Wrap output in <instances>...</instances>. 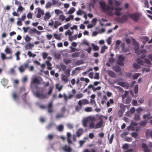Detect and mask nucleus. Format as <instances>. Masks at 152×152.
I'll return each mask as SVG.
<instances>
[{
    "label": "nucleus",
    "mask_w": 152,
    "mask_h": 152,
    "mask_svg": "<svg viewBox=\"0 0 152 152\" xmlns=\"http://www.w3.org/2000/svg\"><path fill=\"white\" fill-rule=\"evenodd\" d=\"M129 16L134 21H137L140 18V15L138 13H135L129 14Z\"/></svg>",
    "instance_id": "nucleus-1"
},
{
    "label": "nucleus",
    "mask_w": 152,
    "mask_h": 152,
    "mask_svg": "<svg viewBox=\"0 0 152 152\" xmlns=\"http://www.w3.org/2000/svg\"><path fill=\"white\" fill-rule=\"evenodd\" d=\"M107 12L106 14L107 15L113 16V10H114V8L113 7H110L109 5H107L106 6Z\"/></svg>",
    "instance_id": "nucleus-2"
},
{
    "label": "nucleus",
    "mask_w": 152,
    "mask_h": 152,
    "mask_svg": "<svg viewBox=\"0 0 152 152\" xmlns=\"http://www.w3.org/2000/svg\"><path fill=\"white\" fill-rule=\"evenodd\" d=\"M128 20V17L125 15H122V18L118 17L116 19L117 21L121 23H123L124 22H126Z\"/></svg>",
    "instance_id": "nucleus-3"
},
{
    "label": "nucleus",
    "mask_w": 152,
    "mask_h": 152,
    "mask_svg": "<svg viewBox=\"0 0 152 152\" xmlns=\"http://www.w3.org/2000/svg\"><path fill=\"white\" fill-rule=\"evenodd\" d=\"M35 94L37 97L40 99H44L48 97L46 94L42 93H40L38 91H36Z\"/></svg>",
    "instance_id": "nucleus-4"
},
{
    "label": "nucleus",
    "mask_w": 152,
    "mask_h": 152,
    "mask_svg": "<svg viewBox=\"0 0 152 152\" xmlns=\"http://www.w3.org/2000/svg\"><path fill=\"white\" fill-rule=\"evenodd\" d=\"M41 32V31H38L36 29L34 28L30 29L28 31L29 34L31 35L33 34H35L37 35H40Z\"/></svg>",
    "instance_id": "nucleus-5"
},
{
    "label": "nucleus",
    "mask_w": 152,
    "mask_h": 152,
    "mask_svg": "<svg viewBox=\"0 0 152 152\" xmlns=\"http://www.w3.org/2000/svg\"><path fill=\"white\" fill-rule=\"evenodd\" d=\"M28 63H25L23 65H21L19 68V70L21 72H24L26 68L28 67Z\"/></svg>",
    "instance_id": "nucleus-6"
},
{
    "label": "nucleus",
    "mask_w": 152,
    "mask_h": 152,
    "mask_svg": "<svg viewBox=\"0 0 152 152\" xmlns=\"http://www.w3.org/2000/svg\"><path fill=\"white\" fill-rule=\"evenodd\" d=\"M42 80H43L41 78H40L39 79H38L37 78H34L32 80L31 84H39Z\"/></svg>",
    "instance_id": "nucleus-7"
},
{
    "label": "nucleus",
    "mask_w": 152,
    "mask_h": 152,
    "mask_svg": "<svg viewBox=\"0 0 152 152\" xmlns=\"http://www.w3.org/2000/svg\"><path fill=\"white\" fill-rule=\"evenodd\" d=\"M89 103V102L88 100L86 99H83L81 100H80L78 102V104L80 105H83L87 104Z\"/></svg>",
    "instance_id": "nucleus-8"
},
{
    "label": "nucleus",
    "mask_w": 152,
    "mask_h": 152,
    "mask_svg": "<svg viewBox=\"0 0 152 152\" xmlns=\"http://www.w3.org/2000/svg\"><path fill=\"white\" fill-rule=\"evenodd\" d=\"M142 147L144 152H151V150L148 148L147 145L145 143H142Z\"/></svg>",
    "instance_id": "nucleus-9"
},
{
    "label": "nucleus",
    "mask_w": 152,
    "mask_h": 152,
    "mask_svg": "<svg viewBox=\"0 0 152 152\" xmlns=\"http://www.w3.org/2000/svg\"><path fill=\"white\" fill-rule=\"evenodd\" d=\"M73 96V94H69L68 96H67L65 94H63V97L65 103H66L68 102V99H72Z\"/></svg>",
    "instance_id": "nucleus-10"
},
{
    "label": "nucleus",
    "mask_w": 152,
    "mask_h": 152,
    "mask_svg": "<svg viewBox=\"0 0 152 152\" xmlns=\"http://www.w3.org/2000/svg\"><path fill=\"white\" fill-rule=\"evenodd\" d=\"M100 5L102 9L103 12H107L106 6L105 3L104 1H101L99 2Z\"/></svg>",
    "instance_id": "nucleus-11"
},
{
    "label": "nucleus",
    "mask_w": 152,
    "mask_h": 152,
    "mask_svg": "<svg viewBox=\"0 0 152 152\" xmlns=\"http://www.w3.org/2000/svg\"><path fill=\"white\" fill-rule=\"evenodd\" d=\"M44 15V12L40 8H38V12L36 16V17L38 18H40L41 17L42 15Z\"/></svg>",
    "instance_id": "nucleus-12"
},
{
    "label": "nucleus",
    "mask_w": 152,
    "mask_h": 152,
    "mask_svg": "<svg viewBox=\"0 0 152 152\" xmlns=\"http://www.w3.org/2000/svg\"><path fill=\"white\" fill-rule=\"evenodd\" d=\"M99 120L100 121L99 122L97 123L95 125V129H96L98 128H101L103 124V121L102 119H101V118H99Z\"/></svg>",
    "instance_id": "nucleus-13"
},
{
    "label": "nucleus",
    "mask_w": 152,
    "mask_h": 152,
    "mask_svg": "<svg viewBox=\"0 0 152 152\" xmlns=\"http://www.w3.org/2000/svg\"><path fill=\"white\" fill-rule=\"evenodd\" d=\"M107 74L108 75L112 78H115L116 77L115 74L111 70H108L107 71Z\"/></svg>",
    "instance_id": "nucleus-14"
},
{
    "label": "nucleus",
    "mask_w": 152,
    "mask_h": 152,
    "mask_svg": "<svg viewBox=\"0 0 152 152\" xmlns=\"http://www.w3.org/2000/svg\"><path fill=\"white\" fill-rule=\"evenodd\" d=\"M62 149L64 151L66 152H71L72 149L71 148L65 145L62 147Z\"/></svg>",
    "instance_id": "nucleus-15"
},
{
    "label": "nucleus",
    "mask_w": 152,
    "mask_h": 152,
    "mask_svg": "<svg viewBox=\"0 0 152 152\" xmlns=\"http://www.w3.org/2000/svg\"><path fill=\"white\" fill-rule=\"evenodd\" d=\"M83 130L81 129H79L76 132V134L77 137H79L83 134Z\"/></svg>",
    "instance_id": "nucleus-16"
},
{
    "label": "nucleus",
    "mask_w": 152,
    "mask_h": 152,
    "mask_svg": "<svg viewBox=\"0 0 152 152\" xmlns=\"http://www.w3.org/2000/svg\"><path fill=\"white\" fill-rule=\"evenodd\" d=\"M4 51L7 54H10L11 55L12 53V51L10 48L8 47V46H7L4 50Z\"/></svg>",
    "instance_id": "nucleus-17"
},
{
    "label": "nucleus",
    "mask_w": 152,
    "mask_h": 152,
    "mask_svg": "<svg viewBox=\"0 0 152 152\" xmlns=\"http://www.w3.org/2000/svg\"><path fill=\"white\" fill-rule=\"evenodd\" d=\"M151 115L150 113H149L148 114H145L143 116V118L144 119H146L147 118L148 119H151L152 118V116H150Z\"/></svg>",
    "instance_id": "nucleus-18"
},
{
    "label": "nucleus",
    "mask_w": 152,
    "mask_h": 152,
    "mask_svg": "<svg viewBox=\"0 0 152 152\" xmlns=\"http://www.w3.org/2000/svg\"><path fill=\"white\" fill-rule=\"evenodd\" d=\"M88 122V121L87 119H84L82 121V124L84 127H86L87 126Z\"/></svg>",
    "instance_id": "nucleus-19"
},
{
    "label": "nucleus",
    "mask_w": 152,
    "mask_h": 152,
    "mask_svg": "<svg viewBox=\"0 0 152 152\" xmlns=\"http://www.w3.org/2000/svg\"><path fill=\"white\" fill-rule=\"evenodd\" d=\"M113 69L116 72H119L121 71V69L120 67L118 66H115L113 67Z\"/></svg>",
    "instance_id": "nucleus-20"
},
{
    "label": "nucleus",
    "mask_w": 152,
    "mask_h": 152,
    "mask_svg": "<svg viewBox=\"0 0 152 152\" xmlns=\"http://www.w3.org/2000/svg\"><path fill=\"white\" fill-rule=\"evenodd\" d=\"M61 25V23L59 22L56 21L54 23V25L53 27L54 28H57L58 26H59Z\"/></svg>",
    "instance_id": "nucleus-21"
},
{
    "label": "nucleus",
    "mask_w": 152,
    "mask_h": 152,
    "mask_svg": "<svg viewBox=\"0 0 152 152\" xmlns=\"http://www.w3.org/2000/svg\"><path fill=\"white\" fill-rule=\"evenodd\" d=\"M34 46V44L31 43H29L28 45H26V49L27 50L31 49Z\"/></svg>",
    "instance_id": "nucleus-22"
},
{
    "label": "nucleus",
    "mask_w": 152,
    "mask_h": 152,
    "mask_svg": "<svg viewBox=\"0 0 152 152\" xmlns=\"http://www.w3.org/2000/svg\"><path fill=\"white\" fill-rule=\"evenodd\" d=\"M64 127L63 125H58L57 128V129L59 132H62L63 131Z\"/></svg>",
    "instance_id": "nucleus-23"
},
{
    "label": "nucleus",
    "mask_w": 152,
    "mask_h": 152,
    "mask_svg": "<svg viewBox=\"0 0 152 152\" xmlns=\"http://www.w3.org/2000/svg\"><path fill=\"white\" fill-rule=\"evenodd\" d=\"M61 79L63 81L65 82V83L67 82L68 81V77L64 75H62L61 76Z\"/></svg>",
    "instance_id": "nucleus-24"
},
{
    "label": "nucleus",
    "mask_w": 152,
    "mask_h": 152,
    "mask_svg": "<svg viewBox=\"0 0 152 152\" xmlns=\"http://www.w3.org/2000/svg\"><path fill=\"white\" fill-rule=\"evenodd\" d=\"M80 53L76 52L73 53L71 55V56L72 58L77 57L79 56L80 55Z\"/></svg>",
    "instance_id": "nucleus-25"
},
{
    "label": "nucleus",
    "mask_w": 152,
    "mask_h": 152,
    "mask_svg": "<svg viewBox=\"0 0 152 152\" xmlns=\"http://www.w3.org/2000/svg\"><path fill=\"white\" fill-rule=\"evenodd\" d=\"M50 17L51 15H50V13L48 12H46L45 13L44 17V19L45 20L48 19L50 18Z\"/></svg>",
    "instance_id": "nucleus-26"
},
{
    "label": "nucleus",
    "mask_w": 152,
    "mask_h": 152,
    "mask_svg": "<svg viewBox=\"0 0 152 152\" xmlns=\"http://www.w3.org/2000/svg\"><path fill=\"white\" fill-rule=\"evenodd\" d=\"M88 121H95L96 120V118L94 116H89L87 118Z\"/></svg>",
    "instance_id": "nucleus-27"
},
{
    "label": "nucleus",
    "mask_w": 152,
    "mask_h": 152,
    "mask_svg": "<svg viewBox=\"0 0 152 152\" xmlns=\"http://www.w3.org/2000/svg\"><path fill=\"white\" fill-rule=\"evenodd\" d=\"M78 105H77L75 106V110L77 111H79L82 108V106L78 104Z\"/></svg>",
    "instance_id": "nucleus-28"
},
{
    "label": "nucleus",
    "mask_w": 152,
    "mask_h": 152,
    "mask_svg": "<svg viewBox=\"0 0 152 152\" xmlns=\"http://www.w3.org/2000/svg\"><path fill=\"white\" fill-rule=\"evenodd\" d=\"M142 39L143 40V43L144 44H145L147 41H148L149 38L146 36H143L142 37Z\"/></svg>",
    "instance_id": "nucleus-29"
},
{
    "label": "nucleus",
    "mask_w": 152,
    "mask_h": 152,
    "mask_svg": "<svg viewBox=\"0 0 152 152\" xmlns=\"http://www.w3.org/2000/svg\"><path fill=\"white\" fill-rule=\"evenodd\" d=\"M46 62L48 66V69L49 70H51L52 69V67L51 66V64L50 63V61H46Z\"/></svg>",
    "instance_id": "nucleus-30"
},
{
    "label": "nucleus",
    "mask_w": 152,
    "mask_h": 152,
    "mask_svg": "<svg viewBox=\"0 0 152 152\" xmlns=\"http://www.w3.org/2000/svg\"><path fill=\"white\" fill-rule=\"evenodd\" d=\"M56 88L59 91H60L63 88V86L58 84H56Z\"/></svg>",
    "instance_id": "nucleus-31"
},
{
    "label": "nucleus",
    "mask_w": 152,
    "mask_h": 152,
    "mask_svg": "<svg viewBox=\"0 0 152 152\" xmlns=\"http://www.w3.org/2000/svg\"><path fill=\"white\" fill-rule=\"evenodd\" d=\"M89 127L91 129H95V125L93 122H91L89 124Z\"/></svg>",
    "instance_id": "nucleus-32"
},
{
    "label": "nucleus",
    "mask_w": 152,
    "mask_h": 152,
    "mask_svg": "<svg viewBox=\"0 0 152 152\" xmlns=\"http://www.w3.org/2000/svg\"><path fill=\"white\" fill-rule=\"evenodd\" d=\"M140 115L135 114L134 117V119L135 121H138L140 119Z\"/></svg>",
    "instance_id": "nucleus-33"
},
{
    "label": "nucleus",
    "mask_w": 152,
    "mask_h": 152,
    "mask_svg": "<svg viewBox=\"0 0 152 152\" xmlns=\"http://www.w3.org/2000/svg\"><path fill=\"white\" fill-rule=\"evenodd\" d=\"M26 16L25 14H23L21 17L20 18H18V20L21 21H24L26 19Z\"/></svg>",
    "instance_id": "nucleus-34"
},
{
    "label": "nucleus",
    "mask_w": 152,
    "mask_h": 152,
    "mask_svg": "<svg viewBox=\"0 0 152 152\" xmlns=\"http://www.w3.org/2000/svg\"><path fill=\"white\" fill-rule=\"evenodd\" d=\"M83 95L82 93L77 94L75 96V98L77 99H79L82 98Z\"/></svg>",
    "instance_id": "nucleus-35"
},
{
    "label": "nucleus",
    "mask_w": 152,
    "mask_h": 152,
    "mask_svg": "<svg viewBox=\"0 0 152 152\" xmlns=\"http://www.w3.org/2000/svg\"><path fill=\"white\" fill-rule=\"evenodd\" d=\"M92 110V108L91 107H86L84 109L85 111L87 112H91Z\"/></svg>",
    "instance_id": "nucleus-36"
},
{
    "label": "nucleus",
    "mask_w": 152,
    "mask_h": 152,
    "mask_svg": "<svg viewBox=\"0 0 152 152\" xmlns=\"http://www.w3.org/2000/svg\"><path fill=\"white\" fill-rule=\"evenodd\" d=\"M65 72V75L67 76L68 77H69L70 75V69H66L65 71H64Z\"/></svg>",
    "instance_id": "nucleus-37"
},
{
    "label": "nucleus",
    "mask_w": 152,
    "mask_h": 152,
    "mask_svg": "<svg viewBox=\"0 0 152 152\" xmlns=\"http://www.w3.org/2000/svg\"><path fill=\"white\" fill-rule=\"evenodd\" d=\"M60 66L61 69L63 71H65L67 67L65 65H64L63 64H60Z\"/></svg>",
    "instance_id": "nucleus-38"
},
{
    "label": "nucleus",
    "mask_w": 152,
    "mask_h": 152,
    "mask_svg": "<svg viewBox=\"0 0 152 152\" xmlns=\"http://www.w3.org/2000/svg\"><path fill=\"white\" fill-rule=\"evenodd\" d=\"M1 82L3 85L4 86H5L7 84L8 81L6 79H3L1 81Z\"/></svg>",
    "instance_id": "nucleus-39"
},
{
    "label": "nucleus",
    "mask_w": 152,
    "mask_h": 152,
    "mask_svg": "<svg viewBox=\"0 0 152 152\" xmlns=\"http://www.w3.org/2000/svg\"><path fill=\"white\" fill-rule=\"evenodd\" d=\"M147 121H142L139 123L140 125L141 126H144L146 124Z\"/></svg>",
    "instance_id": "nucleus-40"
},
{
    "label": "nucleus",
    "mask_w": 152,
    "mask_h": 152,
    "mask_svg": "<svg viewBox=\"0 0 152 152\" xmlns=\"http://www.w3.org/2000/svg\"><path fill=\"white\" fill-rule=\"evenodd\" d=\"M69 48L71 49V50H70V53H73L77 50L79 51V50H77V49L74 48H73L72 46H70Z\"/></svg>",
    "instance_id": "nucleus-41"
},
{
    "label": "nucleus",
    "mask_w": 152,
    "mask_h": 152,
    "mask_svg": "<svg viewBox=\"0 0 152 152\" xmlns=\"http://www.w3.org/2000/svg\"><path fill=\"white\" fill-rule=\"evenodd\" d=\"M28 55L30 57H34L36 56V54L34 53H32L31 51H29L27 53Z\"/></svg>",
    "instance_id": "nucleus-42"
},
{
    "label": "nucleus",
    "mask_w": 152,
    "mask_h": 152,
    "mask_svg": "<svg viewBox=\"0 0 152 152\" xmlns=\"http://www.w3.org/2000/svg\"><path fill=\"white\" fill-rule=\"evenodd\" d=\"M92 46L94 51H97L99 49V47L97 45H94V44H92Z\"/></svg>",
    "instance_id": "nucleus-43"
},
{
    "label": "nucleus",
    "mask_w": 152,
    "mask_h": 152,
    "mask_svg": "<svg viewBox=\"0 0 152 152\" xmlns=\"http://www.w3.org/2000/svg\"><path fill=\"white\" fill-rule=\"evenodd\" d=\"M75 11V9L73 7L71 8L68 11L69 14H72L74 13Z\"/></svg>",
    "instance_id": "nucleus-44"
},
{
    "label": "nucleus",
    "mask_w": 152,
    "mask_h": 152,
    "mask_svg": "<svg viewBox=\"0 0 152 152\" xmlns=\"http://www.w3.org/2000/svg\"><path fill=\"white\" fill-rule=\"evenodd\" d=\"M64 117V114H57L56 116V119L63 117Z\"/></svg>",
    "instance_id": "nucleus-45"
},
{
    "label": "nucleus",
    "mask_w": 152,
    "mask_h": 152,
    "mask_svg": "<svg viewBox=\"0 0 152 152\" xmlns=\"http://www.w3.org/2000/svg\"><path fill=\"white\" fill-rule=\"evenodd\" d=\"M20 54V52L19 51H17L15 53V55L16 56V60H19L20 59V58L19 56Z\"/></svg>",
    "instance_id": "nucleus-46"
},
{
    "label": "nucleus",
    "mask_w": 152,
    "mask_h": 152,
    "mask_svg": "<svg viewBox=\"0 0 152 152\" xmlns=\"http://www.w3.org/2000/svg\"><path fill=\"white\" fill-rule=\"evenodd\" d=\"M120 107L123 111H125V109H126V106L123 104H121L120 105Z\"/></svg>",
    "instance_id": "nucleus-47"
},
{
    "label": "nucleus",
    "mask_w": 152,
    "mask_h": 152,
    "mask_svg": "<svg viewBox=\"0 0 152 152\" xmlns=\"http://www.w3.org/2000/svg\"><path fill=\"white\" fill-rule=\"evenodd\" d=\"M25 39L26 42H30L31 40V38L29 36L27 35L26 36Z\"/></svg>",
    "instance_id": "nucleus-48"
},
{
    "label": "nucleus",
    "mask_w": 152,
    "mask_h": 152,
    "mask_svg": "<svg viewBox=\"0 0 152 152\" xmlns=\"http://www.w3.org/2000/svg\"><path fill=\"white\" fill-rule=\"evenodd\" d=\"M140 74L139 73H136L134 74L133 76V78L134 79H136L140 75Z\"/></svg>",
    "instance_id": "nucleus-49"
},
{
    "label": "nucleus",
    "mask_w": 152,
    "mask_h": 152,
    "mask_svg": "<svg viewBox=\"0 0 152 152\" xmlns=\"http://www.w3.org/2000/svg\"><path fill=\"white\" fill-rule=\"evenodd\" d=\"M138 88L137 85H135L134 87V91L135 94H137L138 92Z\"/></svg>",
    "instance_id": "nucleus-50"
},
{
    "label": "nucleus",
    "mask_w": 152,
    "mask_h": 152,
    "mask_svg": "<svg viewBox=\"0 0 152 152\" xmlns=\"http://www.w3.org/2000/svg\"><path fill=\"white\" fill-rule=\"evenodd\" d=\"M53 5L50 2H48L45 5V7L46 8H48L50 7Z\"/></svg>",
    "instance_id": "nucleus-51"
},
{
    "label": "nucleus",
    "mask_w": 152,
    "mask_h": 152,
    "mask_svg": "<svg viewBox=\"0 0 152 152\" xmlns=\"http://www.w3.org/2000/svg\"><path fill=\"white\" fill-rule=\"evenodd\" d=\"M137 61L138 64L140 65H143V61L139 58L137 59Z\"/></svg>",
    "instance_id": "nucleus-52"
},
{
    "label": "nucleus",
    "mask_w": 152,
    "mask_h": 152,
    "mask_svg": "<svg viewBox=\"0 0 152 152\" xmlns=\"http://www.w3.org/2000/svg\"><path fill=\"white\" fill-rule=\"evenodd\" d=\"M107 48V47L105 46H104L102 47L101 48L100 53H103L105 51V49H106Z\"/></svg>",
    "instance_id": "nucleus-53"
},
{
    "label": "nucleus",
    "mask_w": 152,
    "mask_h": 152,
    "mask_svg": "<svg viewBox=\"0 0 152 152\" xmlns=\"http://www.w3.org/2000/svg\"><path fill=\"white\" fill-rule=\"evenodd\" d=\"M85 12L81 10H79L76 13V14L78 15H81L83 14Z\"/></svg>",
    "instance_id": "nucleus-54"
},
{
    "label": "nucleus",
    "mask_w": 152,
    "mask_h": 152,
    "mask_svg": "<svg viewBox=\"0 0 152 152\" xmlns=\"http://www.w3.org/2000/svg\"><path fill=\"white\" fill-rule=\"evenodd\" d=\"M30 28L29 27H23L22 29L24 33H27L28 31V30L30 29Z\"/></svg>",
    "instance_id": "nucleus-55"
},
{
    "label": "nucleus",
    "mask_w": 152,
    "mask_h": 152,
    "mask_svg": "<svg viewBox=\"0 0 152 152\" xmlns=\"http://www.w3.org/2000/svg\"><path fill=\"white\" fill-rule=\"evenodd\" d=\"M131 100V99L129 97H127L126 99L125 102V103L126 104H129Z\"/></svg>",
    "instance_id": "nucleus-56"
},
{
    "label": "nucleus",
    "mask_w": 152,
    "mask_h": 152,
    "mask_svg": "<svg viewBox=\"0 0 152 152\" xmlns=\"http://www.w3.org/2000/svg\"><path fill=\"white\" fill-rule=\"evenodd\" d=\"M72 34V33L69 30H68L67 31H66L65 33V35L66 36L69 35V36H71Z\"/></svg>",
    "instance_id": "nucleus-57"
},
{
    "label": "nucleus",
    "mask_w": 152,
    "mask_h": 152,
    "mask_svg": "<svg viewBox=\"0 0 152 152\" xmlns=\"http://www.w3.org/2000/svg\"><path fill=\"white\" fill-rule=\"evenodd\" d=\"M123 112L121 110L118 111V115L119 118H121L123 114Z\"/></svg>",
    "instance_id": "nucleus-58"
},
{
    "label": "nucleus",
    "mask_w": 152,
    "mask_h": 152,
    "mask_svg": "<svg viewBox=\"0 0 152 152\" xmlns=\"http://www.w3.org/2000/svg\"><path fill=\"white\" fill-rule=\"evenodd\" d=\"M125 140L128 142H131L132 140V138L131 137H126L124 138Z\"/></svg>",
    "instance_id": "nucleus-59"
},
{
    "label": "nucleus",
    "mask_w": 152,
    "mask_h": 152,
    "mask_svg": "<svg viewBox=\"0 0 152 152\" xmlns=\"http://www.w3.org/2000/svg\"><path fill=\"white\" fill-rule=\"evenodd\" d=\"M131 135L134 138H136L138 136V134L136 132H132L131 134Z\"/></svg>",
    "instance_id": "nucleus-60"
},
{
    "label": "nucleus",
    "mask_w": 152,
    "mask_h": 152,
    "mask_svg": "<svg viewBox=\"0 0 152 152\" xmlns=\"http://www.w3.org/2000/svg\"><path fill=\"white\" fill-rule=\"evenodd\" d=\"M48 56V54L46 52H44L42 53V58L44 59L46 58Z\"/></svg>",
    "instance_id": "nucleus-61"
},
{
    "label": "nucleus",
    "mask_w": 152,
    "mask_h": 152,
    "mask_svg": "<svg viewBox=\"0 0 152 152\" xmlns=\"http://www.w3.org/2000/svg\"><path fill=\"white\" fill-rule=\"evenodd\" d=\"M123 61L118 60L117 61V63L120 65L123 66L124 65V63Z\"/></svg>",
    "instance_id": "nucleus-62"
},
{
    "label": "nucleus",
    "mask_w": 152,
    "mask_h": 152,
    "mask_svg": "<svg viewBox=\"0 0 152 152\" xmlns=\"http://www.w3.org/2000/svg\"><path fill=\"white\" fill-rule=\"evenodd\" d=\"M142 110V109L140 107L137 109L136 110V112L139 115L141 114V112Z\"/></svg>",
    "instance_id": "nucleus-63"
},
{
    "label": "nucleus",
    "mask_w": 152,
    "mask_h": 152,
    "mask_svg": "<svg viewBox=\"0 0 152 152\" xmlns=\"http://www.w3.org/2000/svg\"><path fill=\"white\" fill-rule=\"evenodd\" d=\"M59 18L61 19L62 21H63L65 19V16L63 15H60L59 16Z\"/></svg>",
    "instance_id": "nucleus-64"
}]
</instances>
